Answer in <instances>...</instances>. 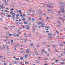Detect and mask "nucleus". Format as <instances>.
Segmentation results:
<instances>
[{
    "label": "nucleus",
    "instance_id": "obj_1",
    "mask_svg": "<svg viewBox=\"0 0 65 65\" xmlns=\"http://www.w3.org/2000/svg\"><path fill=\"white\" fill-rule=\"evenodd\" d=\"M47 4H48L50 5H54V4L52 3H50L49 2H47Z\"/></svg>",
    "mask_w": 65,
    "mask_h": 65
},
{
    "label": "nucleus",
    "instance_id": "obj_2",
    "mask_svg": "<svg viewBox=\"0 0 65 65\" xmlns=\"http://www.w3.org/2000/svg\"><path fill=\"white\" fill-rule=\"evenodd\" d=\"M59 3H60V4H62L63 5H63H64L65 4V2H59Z\"/></svg>",
    "mask_w": 65,
    "mask_h": 65
},
{
    "label": "nucleus",
    "instance_id": "obj_3",
    "mask_svg": "<svg viewBox=\"0 0 65 65\" xmlns=\"http://www.w3.org/2000/svg\"><path fill=\"white\" fill-rule=\"evenodd\" d=\"M38 24L39 25H41V24H43L45 23L44 22H40L38 23Z\"/></svg>",
    "mask_w": 65,
    "mask_h": 65
},
{
    "label": "nucleus",
    "instance_id": "obj_4",
    "mask_svg": "<svg viewBox=\"0 0 65 65\" xmlns=\"http://www.w3.org/2000/svg\"><path fill=\"white\" fill-rule=\"evenodd\" d=\"M17 11V13H22V11L21 10H19V11Z\"/></svg>",
    "mask_w": 65,
    "mask_h": 65
},
{
    "label": "nucleus",
    "instance_id": "obj_5",
    "mask_svg": "<svg viewBox=\"0 0 65 65\" xmlns=\"http://www.w3.org/2000/svg\"><path fill=\"white\" fill-rule=\"evenodd\" d=\"M29 51H30V49H27V50H26V52L27 53V54H29Z\"/></svg>",
    "mask_w": 65,
    "mask_h": 65
},
{
    "label": "nucleus",
    "instance_id": "obj_6",
    "mask_svg": "<svg viewBox=\"0 0 65 65\" xmlns=\"http://www.w3.org/2000/svg\"><path fill=\"white\" fill-rule=\"evenodd\" d=\"M29 28H30V27L29 26H27V27L25 26V29H29Z\"/></svg>",
    "mask_w": 65,
    "mask_h": 65
},
{
    "label": "nucleus",
    "instance_id": "obj_7",
    "mask_svg": "<svg viewBox=\"0 0 65 65\" xmlns=\"http://www.w3.org/2000/svg\"><path fill=\"white\" fill-rule=\"evenodd\" d=\"M52 11V10L50 9H48V10L47 11V12H48V13H49V12H50V11Z\"/></svg>",
    "mask_w": 65,
    "mask_h": 65
},
{
    "label": "nucleus",
    "instance_id": "obj_8",
    "mask_svg": "<svg viewBox=\"0 0 65 65\" xmlns=\"http://www.w3.org/2000/svg\"><path fill=\"white\" fill-rule=\"evenodd\" d=\"M45 25L44 24H42L41 25V27H45Z\"/></svg>",
    "mask_w": 65,
    "mask_h": 65
},
{
    "label": "nucleus",
    "instance_id": "obj_9",
    "mask_svg": "<svg viewBox=\"0 0 65 65\" xmlns=\"http://www.w3.org/2000/svg\"><path fill=\"white\" fill-rule=\"evenodd\" d=\"M15 15V13H13L12 16V18H13Z\"/></svg>",
    "mask_w": 65,
    "mask_h": 65
},
{
    "label": "nucleus",
    "instance_id": "obj_10",
    "mask_svg": "<svg viewBox=\"0 0 65 65\" xmlns=\"http://www.w3.org/2000/svg\"><path fill=\"white\" fill-rule=\"evenodd\" d=\"M28 21H30L31 20V19L30 17H28Z\"/></svg>",
    "mask_w": 65,
    "mask_h": 65
},
{
    "label": "nucleus",
    "instance_id": "obj_11",
    "mask_svg": "<svg viewBox=\"0 0 65 65\" xmlns=\"http://www.w3.org/2000/svg\"><path fill=\"white\" fill-rule=\"evenodd\" d=\"M7 64V62L6 61H5L4 63V65H6Z\"/></svg>",
    "mask_w": 65,
    "mask_h": 65
},
{
    "label": "nucleus",
    "instance_id": "obj_12",
    "mask_svg": "<svg viewBox=\"0 0 65 65\" xmlns=\"http://www.w3.org/2000/svg\"><path fill=\"white\" fill-rule=\"evenodd\" d=\"M22 20L23 21H25V18H23L22 19Z\"/></svg>",
    "mask_w": 65,
    "mask_h": 65
},
{
    "label": "nucleus",
    "instance_id": "obj_13",
    "mask_svg": "<svg viewBox=\"0 0 65 65\" xmlns=\"http://www.w3.org/2000/svg\"><path fill=\"white\" fill-rule=\"evenodd\" d=\"M53 34L51 33H49L48 34V35H49V36H52Z\"/></svg>",
    "mask_w": 65,
    "mask_h": 65
},
{
    "label": "nucleus",
    "instance_id": "obj_14",
    "mask_svg": "<svg viewBox=\"0 0 65 65\" xmlns=\"http://www.w3.org/2000/svg\"><path fill=\"white\" fill-rule=\"evenodd\" d=\"M60 9H61V10H64V9L62 7H60Z\"/></svg>",
    "mask_w": 65,
    "mask_h": 65
},
{
    "label": "nucleus",
    "instance_id": "obj_15",
    "mask_svg": "<svg viewBox=\"0 0 65 65\" xmlns=\"http://www.w3.org/2000/svg\"><path fill=\"white\" fill-rule=\"evenodd\" d=\"M25 64H29V63L28 62H25Z\"/></svg>",
    "mask_w": 65,
    "mask_h": 65
},
{
    "label": "nucleus",
    "instance_id": "obj_16",
    "mask_svg": "<svg viewBox=\"0 0 65 65\" xmlns=\"http://www.w3.org/2000/svg\"><path fill=\"white\" fill-rule=\"evenodd\" d=\"M23 59H24V58H23L22 57H21L20 58V59H21V60H23Z\"/></svg>",
    "mask_w": 65,
    "mask_h": 65
},
{
    "label": "nucleus",
    "instance_id": "obj_17",
    "mask_svg": "<svg viewBox=\"0 0 65 65\" xmlns=\"http://www.w3.org/2000/svg\"><path fill=\"white\" fill-rule=\"evenodd\" d=\"M16 25H20V23H19V22H16Z\"/></svg>",
    "mask_w": 65,
    "mask_h": 65
},
{
    "label": "nucleus",
    "instance_id": "obj_18",
    "mask_svg": "<svg viewBox=\"0 0 65 65\" xmlns=\"http://www.w3.org/2000/svg\"><path fill=\"white\" fill-rule=\"evenodd\" d=\"M19 58H17L15 59V60L17 61V60H19Z\"/></svg>",
    "mask_w": 65,
    "mask_h": 65
},
{
    "label": "nucleus",
    "instance_id": "obj_19",
    "mask_svg": "<svg viewBox=\"0 0 65 65\" xmlns=\"http://www.w3.org/2000/svg\"><path fill=\"white\" fill-rule=\"evenodd\" d=\"M62 12H63V13H65V11L64 10H63L62 11H61Z\"/></svg>",
    "mask_w": 65,
    "mask_h": 65
},
{
    "label": "nucleus",
    "instance_id": "obj_20",
    "mask_svg": "<svg viewBox=\"0 0 65 65\" xmlns=\"http://www.w3.org/2000/svg\"><path fill=\"white\" fill-rule=\"evenodd\" d=\"M0 7H1L2 9H3V8H5V7L2 6H0Z\"/></svg>",
    "mask_w": 65,
    "mask_h": 65
},
{
    "label": "nucleus",
    "instance_id": "obj_21",
    "mask_svg": "<svg viewBox=\"0 0 65 65\" xmlns=\"http://www.w3.org/2000/svg\"><path fill=\"white\" fill-rule=\"evenodd\" d=\"M38 11L39 13H41V11L40 10H38Z\"/></svg>",
    "mask_w": 65,
    "mask_h": 65
},
{
    "label": "nucleus",
    "instance_id": "obj_22",
    "mask_svg": "<svg viewBox=\"0 0 65 65\" xmlns=\"http://www.w3.org/2000/svg\"><path fill=\"white\" fill-rule=\"evenodd\" d=\"M24 51H25V50H23V51H21V53H23V52H24Z\"/></svg>",
    "mask_w": 65,
    "mask_h": 65
},
{
    "label": "nucleus",
    "instance_id": "obj_23",
    "mask_svg": "<svg viewBox=\"0 0 65 65\" xmlns=\"http://www.w3.org/2000/svg\"><path fill=\"white\" fill-rule=\"evenodd\" d=\"M35 20V19L34 18H33L32 19V21H34Z\"/></svg>",
    "mask_w": 65,
    "mask_h": 65
},
{
    "label": "nucleus",
    "instance_id": "obj_24",
    "mask_svg": "<svg viewBox=\"0 0 65 65\" xmlns=\"http://www.w3.org/2000/svg\"><path fill=\"white\" fill-rule=\"evenodd\" d=\"M16 34H15V33H14V34L13 35V36H14V37H15V36H16Z\"/></svg>",
    "mask_w": 65,
    "mask_h": 65
},
{
    "label": "nucleus",
    "instance_id": "obj_25",
    "mask_svg": "<svg viewBox=\"0 0 65 65\" xmlns=\"http://www.w3.org/2000/svg\"><path fill=\"white\" fill-rule=\"evenodd\" d=\"M14 64H17V61H15V62H14Z\"/></svg>",
    "mask_w": 65,
    "mask_h": 65
},
{
    "label": "nucleus",
    "instance_id": "obj_26",
    "mask_svg": "<svg viewBox=\"0 0 65 65\" xmlns=\"http://www.w3.org/2000/svg\"><path fill=\"white\" fill-rule=\"evenodd\" d=\"M62 61L63 62H65V59H63L62 60Z\"/></svg>",
    "mask_w": 65,
    "mask_h": 65
},
{
    "label": "nucleus",
    "instance_id": "obj_27",
    "mask_svg": "<svg viewBox=\"0 0 65 65\" xmlns=\"http://www.w3.org/2000/svg\"><path fill=\"white\" fill-rule=\"evenodd\" d=\"M17 20H18V19H19V17L17 16V17L16 18Z\"/></svg>",
    "mask_w": 65,
    "mask_h": 65
},
{
    "label": "nucleus",
    "instance_id": "obj_28",
    "mask_svg": "<svg viewBox=\"0 0 65 65\" xmlns=\"http://www.w3.org/2000/svg\"><path fill=\"white\" fill-rule=\"evenodd\" d=\"M8 17H11V15H8Z\"/></svg>",
    "mask_w": 65,
    "mask_h": 65
},
{
    "label": "nucleus",
    "instance_id": "obj_29",
    "mask_svg": "<svg viewBox=\"0 0 65 65\" xmlns=\"http://www.w3.org/2000/svg\"><path fill=\"white\" fill-rule=\"evenodd\" d=\"M12 65V62H10L9 65Z\"/></svg>",
    "mask_w": 65,
    "mask_h": 65
},
{
    "label": "nucleus",
    "instance_id": "obj_30",
    "mask_svg": "<svg viewBox=\"0 0 65 65\" xmlns=\"http://www.w3.org/2000/svg\"><path fill=\"white\" fill-rule=\"evenodd\" d=\"M20 16H21V17L22 16V13H20Z\"/></svg>",
    "mask_w": 65,
    "mask_h": 65
},
{
    "label": "nucleus",
    "instance_id": "obj_31",
    "mask_svg": "<svg viewBox=\"0 0 65 65\" xmlns=\"http://www.w3.org/2000/svg\"><path fill=\"white\" fill-rule=\"evenodd\" d=\"M5 11H6V12H9V11H7V10H5Z\"/></svg>",
    "mask_w": 65,
    "mask_h": 65
},
{
    "label": "nucleus",
    "instance_id": "obj_32",
    "mask_svg": "<svg viewBox=\"0 0 65 65\" xmlns=\"http://www.w3.org/2000/svg\"><path fill=\"white\" fill-rule=\"evenodd\" d=\"M58 12L59 13H61V12L60 11H58Z\"/></svg>",
    "mask_w": 65,
    "mask_h": 65
},
{
    "label": "nucleus",
    "instance_id": "obj_33",
    "mask_svg": "<svg viewBox=\"0 0 65 65\" xmlns=\"http://www.w3.org/2000/svg\"><path fill=\"white\" fill-rule=\"evenodd\" d=\"M57 36V35H56V34H54L53 35V36Z\"/></svg>",
    "mask_w": 65,
    "mask_h": 65
},
{
    "label": "nucleus",
    "instance_id": "obj_34",
    "mask_svg": "<svg viewBox=\"0 0 65 65\" xmlns=\"http://www.w3.org/2000/svg\"><path fill=\"white\" fill-rule=\"evenodd\" d=\"M37 28V26L36 25L35 26V28Z\"/></svg>",
    "mask_w": 65,
    "mask_h": 65
},
{
    "label": "nucleus",
    "instance_id": "obj_35",
    "mask_svg": "<svg viewBox=\"0 0 65 65\" xmlns=\"http://www.w3.org/2000/svg\"><path fill=\"white\" fill-rule=\"evenodd\" d=\"M57 22H58V23H59V24H61V23H60V21H57Z\"/></svg>",
    "mask_w": 65,
    "mask_h": 65
},
{
    "label": "nucleus",
    "instance_id": "obj_36",
    "mask_svg": "<svg viewBox=\"0 0 65 65\" xmlns=\"http://www.w3.org/2000/svg\"><path fill=\"white\" fill-rule=\"evenodd\" d=\"M4 14L3 13H1V15H4Z\"/></svg>",
    "mask_w": 65,
    "mask_h": 65
},
{
    "label": "nucleus",
    "instance_id": "obj_37",
    "mask_svg": "<svg viewBox=\"0 0 65 65\" xmlns=\"http://www.w3.org/2000/svg\"><path fill=\"white\" fill-rule=\"evenodd\" d=\"M13 20H15V17H13Z\"/></svg>",
    "mask_w": 65,
    "mask_h": 65
},
{
    "label": "nucleus",
    "instance_id": "obj_38",
    "mask_svg": "<svg viewBox=\"0 0 65 65\" xmlns=\"http://www.w3.org/2000/svg\"><path fill=\"white\" fill-rule=\"evenodd\" d=\"M28 24H29L28 22H26V24H27V25H28Z\"/></svg>",
    "mask_w": 65,
    "mask_h": 65
},
{
    "label": "nucleus",
    "instance_id": "obj_39",
    "mask_svg": "<svg viewBox=\"0 0 65 65\" xmlns=\"http://www.w3.org/2000/svg\"><path fill=\"white\" fill-rule=\"evenodd\" d=\"M5 5H7V3H5Z\"/></svg>",
    "mask_w": 65,
    "mask_h": 65
},
{
    "label": "nucleus",
    "instance_id": "obj_40",
    "mask_svg": "<svg viewBox=\"0 0 65 65\" xmlns=\"http://www.w3.org/2000/svg\"><path fill=\"white\" fill-rule=\"evenodd\" d=\"M11 42H13V40H11Z\"/></svg>",
    "mask_w": 65,
    "mask_h": 65
},
{
    "label": "nucleus",
    "instance_id": "obj_41",
    "mask_svg": "<svg viewBox=\"0 0 65 65\" xmlns=\"http://www.w3.org/2000/svg\"><path fill=\"white\" fill-rule=\"evenodd\" d=\"M0 58H1V59H3V57H2V56H1V55H0Z\"/></svg>",
    "mask_w": 65,
    "mask_h": 65
},
{
    "label": "nucleus",
    "instance_id": "obj_42",
    "mask_svg": "<svg viewBox=\"0 0 65 65\" xmlns=\"http://www.w3.org/2000/svg\"><path fill=\"white\" fill-rule=\"evenodd\" d=\"M13 10H14V9H11L10 10V11H12Z\"/></svg>",
    "mask_w": 65,
    "mask_h": 65
},
{
    "label": "nucleus",
    "instance_id": "obj_43",
    "mask_svg": "<svg viewBox=\"0 0 65 65\" xmlns=\"http://www.w3.org/2000/svg\"><path fill=\"white\" fill-rule=\"evenodd\" d=\"M36 46H37V47H39L40 46L38 45H36Z\"/></svg>",
    "mask_w": 65,
    "mask_h": 65
},
{
    "label": "nucleus",
    "instance_id": "obj_44",
    "mask_svg": "<svg viewBox=\"0 0 65 65\" xmlns=\"http://www.w3.org/2000/svg\"><path fill=\"white\" fill-rule=\"evenodd\" d=\"M24 24L25 25V24H26V22L24 21Z\"/></svg>",
    "mask_w": 65,
    "mask_h": 65
},
{
    "label": "nucleus",
    "instance_id": "obj_45",
    "mask_svg": "<svg viewBox=\"0 0 65 65\" xmlns=\"http://www.w3.org/2000/svg\"><path fill=\"white\" fill-rule=\"evenodd\" d=\"M5 37H6L7 38V37H8V36H5Z\"/></svg>",
    "mask_w": 65,
    "mask_h": 65
},
{
    "label": "nucleus",
    "instance_id": "obj_46",
    "mask_svg": "<svg viewBox=\"0 0 65 65\" xmlns=\"http://www.w3.org/2000/svg\"><path fill=\"white\" fill-rule=\"evenodd\" d=\"M44 59L47 60H48V58H45Z\"/></svg>",
    "mask_w": 65,
    "mask_h": 65
},
{
    "label": "nucleus",
    "instance_id": "obj_47",
    "mask_svg": "<svg viewBox=\"0 0 65 65\" xmlns=\"http://www.w3.org/2000/svg\"><path fill=\"white\" fill-rule=\"evenodd\" d=\"M18 30H21V28L18 27Z\"/></svg>",
    "mask_w": 65,
    "mask_h": 65
},
{
    "label": "nucleus",
    "instance_id": "obj_48",
    "mask_svg": "<svg viewBox=\"0 0 65 65\" xmlns=\"http://www.w3.org/2000/svg\"><path fill=\"white\" fill-rule=\"evenodd\" d=\"M4 28L6 29V30H7V28L6 27H4Z\"/></svg>",
    "mask_w": 65,
    "mask_h": 65
},
{
    "label": "nucleus",
    "instance_id": "obj_49",
    "mask_svg": "<svg viewBox=\"0 0 65 65\" xmlns=\"http://www.w3.org/2000/svg\"><path fill=\"white\" fill-rule=\"evenodd\" d=\"M19 35H16V36H17V37H19Z\"/></svg>",
    "mask_w": 65,
    "mask_h": 65
},
{
    "label": "nucleus",
    "instance_id": "obj_50",
    "mask_svg": "<svg viewBox=\"0 0 65 65\" xmlns=\"http://www.w3.org/2000/svg\"><path fill=\"white\" fill-rule=\"evenodd\" d=\"M31 11H32V12H34V10H31Z\"/></svg>",
    "mask_w": 65,
    "mask_h": 65
},
{
    "label": "nucleus",
    "instance_id": "obj_51",
    "mask_svg": "<svg viewBox=\"0 0 65 65\" xmlns=\"http://www.w3.org/2000/svg\"><path fill=\"white\" fill-rule=\"evenodd\" d=\"M20 40H23V39L22 38H20Z\"/></svg>",
    "mask_w": 65,
    "mask_h": 65
},
{
    "label": "nucleus",
    "instance_id": "obj_52",
    "mask_svg": "<svg viewBox=\"0 0 65 65\" xmlns=\"http://www.w3.org/2000/svg\"><path fill=\"white\" fill-rule=\"evenodd\" d=\"M53 46L54 47H56V45H53Z\"/></svg>",
    "mask_w": 65,
    "mask_h": 65
},
{
    "label": "nucleus",
    "instance_id": "obj_53",
    "mask_svg": "<svg viewBox=\"0 0 65 65\" xmlns=\"http://www.w3.org/2000/svg\"><path fill=\"white\" fill-rule=\"evenodd\" d=\"M55 62H59V60H55Z\"/></svg>",
    "mask_w": 65,
    "mask_h": 65
},
{
    "label": "nucleus",
    "instance_id": "obj_54",
    "mask_svg": "<svg viewBox=\"0 0 65 65\" xmlns=\"http://www.w3.org/2000/svg\"><path fill=\"white\" fill-rule=\"evenodd\" d=\"M43 43L45 45V44H46V43H45V42H43Z\"/></svg>",
    "mask_w": 65,
    "mask_h": 65
},
{
    "label": "nucleus",
    "instance_id": "obj_55",
    "mask_svg": "<svg viewBox=\"0 0 65 65\" xmlns=\"http://www.w3.org/2000/svg\"><path fill=\"white\" fill-rule=\"evenodd\" d=\"M47 47H50V46H49V45H47Z\"/></svg>",
    "mask_w": 65,
    "mask_h": 65
},
{
    "label": "nucleus",
    "instance_id": "obj_56",
    "mask_svg": "<svg viewBox=\"0 0 65 65\" xmlns=\"http://www.w3.org/2000/svg\"><path fill=\"white\" fill-rule=\"evenodd\" d=\"M3 12L4 13H5V12H6L5 10V11H3Z\"/></svg>",
    "mask_w": 65,
    "mask_h": 65
},
{
    "label": "nucleus",
    "instance_id": "obj_57",
    "mask_svg": "<svg viewBox=\"0 0 65 65\" xmlns=\"http://www.w3.org/2000/svg\"><path fill=\"white\" fill-rule=\"evenodd\" d=\"M40 28H41V26H40L39 27V29H40Z\"/></svg>",
    "mask_w": 65,
    "mask_h": 65
},
{
    "label": "nucleus",
    "instance_id": "obj_58",
    "mask_svg": "<svg viewBox=\"0 0 65 65\" xmlns=\"http://www.w3.org/2000/svg\"><path fill=\"white\" fill-rule=\"evenodd\" d=\"M31 46H33V45L32 44H30V45Z\"/></svg>",
    "mask_w": 65,
    "mask_h": 65
},
{
    "label": "nucleus",
    "instance_id": "obj_59",
    "mask_svg": "<svg viewBox=\"0 0 65 65\" xmlns=\"http://www.w3.org/2000/svg\"><path fill=\"white\" fill-rule=\"evenodd\" d=\"M52 12L53 13H54V11H52Z\"/></svg>",
    "mask_w": 65,
    "mask_h": 65
},
{
    "label": "nucleus",
    "instance_id": "obj_60",
    "mask_svg": "<svg viewBox=\"0 0 65 65\" xmlns=\"http://www.w3.org/2000/svg\"><path fill=\"white\" fill-rule=\"evenodd\" d=\"M45 27L46 28V29L47 28V26H46Z\"/></svg>",
    "mask_w": 65,
    "mask_h": 65
},
{
    "label": "nucleus",
    "instance_id": "obj_61",
    "mask_svg": "<svg viewBox=\"0 0 65 65\" xmlns=\"http://www.w3.org/2000/svg\"><path fill=\"white\" fill-rule=\"evenodd\" d=\"M9 36H11V35H12V34H10L9 35Z\"/></svg>",
    "mask_w": 65,
    "mask_h": 65
},
{
    "label": "nucleus",
    "instance_id": "obj_62",
    "mask_svg": "<svg viewBox=\"0 0 65 65\" xmlns=\"http://www.w3.org/2000/svg\"><path fill=\"white\" fill-rule=\"evenodd\" d=\"M39 15H42V14H41L40 13L39 14Z\"/></svg>",
    "mask_w": 65,
    "mask_h": 65
},
{
    "label": "nucleus",
    "instance_id": "obj_63",
    "mask_svg": "<svg viewBox=\"0 0 65 65\" xmlns=\"http://www.w3.org/2000/svg\"><path fill=\"white\" fill-rule=\"evenodd\" d=\"M6 46L7 48H8V47H9L8 46Z\"/></svg>",
    "mask_w": 65,
    "mask_h": 65
},
{
    "label": "nucleus",
    "instance_id": "obj_64",
    "mask_svg": "<svg viewBox=\"0 0 65 65\" xmlns=\"http://www.w3.org/2000/svg\"><path fill=\"white\" fill-rule=\"evenodd\" d=\"M42 7H43V8H44V6L42 5Z\"/></svg>",
    "mask_w": 65,
    "mask_h": 65
}]
</instances>
